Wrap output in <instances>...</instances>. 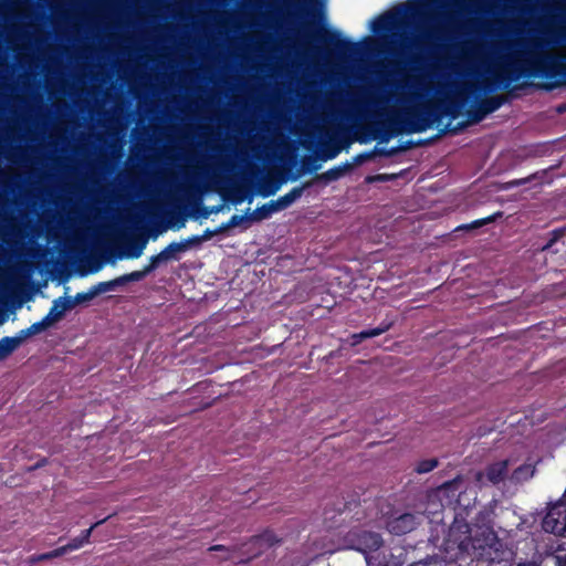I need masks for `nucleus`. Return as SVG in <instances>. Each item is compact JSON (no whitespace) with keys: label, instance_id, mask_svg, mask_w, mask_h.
Returning <instances> with one entry per match:
<instances>
[{"label":"nucleus","instance_id":"57","mask_svg":"<svg viewBox=\"0 0 566 566\" xmlns=\"http://www.w3.org/2000/svg\"><path fill=\"white\" fill-rule=\"evenodd\" d=\"M411 566H427V563H424V562H419V563L413 564V565H411Z\"/></svg>","mask_w":566,"mask_h":566},{"label":"nucleus","instance_id":"42","mask_svg":"<svg viewBox=\"0 0 566 566\" xmlns=\"http://www.w3.org/2000/svg\"><path fill=\"white\" fill-rule=\"evenodd\" d=\"M28 327L21 329L17 333L15 336L11 337V339L15 343V347L18 348L27 338L31 337V334L28 333Z\"/></svg>","mask_w":566,"mask_h":566},{"label":"nucleus","instance_id":"4","mask_svg":"<svg viewBox=\"0 0 566 566\" xmlns=\"http://www.w3.org/2000/svg\"><path fill=\"white\" fill-rule=\"evenodd\" d=\"M475 505L476 491L467 482L462 489V492H460V494L458 493L457 501L451 509L453 513V521L448 532H451L452 536L458 532L459 528L463 530L467 527V525H469L468 517L475 509Z\"/></svg>","mask_w":566,"mask_h":566},{"label":"nucleus","instance_id":"40","mask_svg":"<svg viewBox=\"0 0 566 566\" xmlns=\"http://www.w3.org/2000/svg\"><path fill=\"white\" fill-rule=\"evenodd\" d=\"M373 151L369 150V151H364V153H360V154H357L354 158H353V167L355 165H361L364 163H366L367 160H370L373 159Z\"/></svg>","mask_w":566,"mask_h":566},{"label":"nucleus","instance_id":"26","mask_svg":"<svg viewBox=\"0 0 566 566\" xmlns=\"http://www.w3.org/2000/svg\"><path fill=\"white\" fill-rule=\"evenodd\" d=\"M59 303L60 300H54L49 313L44 316V319L50 326L62 319L64 316V313L60 308Z\"/></svg>","mask_w":566,"mask_h":566},{"label":"nucleus","instance_id":"34","mask_svg":"<svg viewBox=\"0 0 566 566\" xmlns=\"http://www.w3.org/2000/svg\"><path fill=\"white\" fill-rule=\"evenodd\" d=\"M50 325L48 324V322L44 319V317L39 321V322H35L33 323L32 325H30L28 327L29 332L31 334V336H34L36 334H40L42 333L43 331H45L46 328H49Z\"/></svg>","mask_w":566,"mask_h":566},{"label":"nucleus","instance_id":"52","mask_svg":"<svg viewBox=\"0 0 566 566\" xmlns=\"http://www.w3.org/2000/svg\"><path fill=\"white\" fill-rule=\"evenodd\" d=\"M517 566H539L538 564L534 562H527V563H520Z\"/></svg>","mask_w":566,"mask_h":566},{"label":"nucleus","instance_id":"7","mask_svg":"<svg viewBox=\"0 0 566 566\" xmlns=\"http://www.w3.org/2000/svg\"><path fill=\"white\" fill-rule=\"evenodd\" d=\"M382 545V537L378 533L365 531L357 536V549L365 555L368 566L375 564V557L371 554L379 551Z\"/></svg>","mask_w":566,"mask_h":566},{"label":"nucleus","instance_id":"25","mask_svg":"<svg viewBox=\"0 0 566 566\" xmlns=\"http://www.w3.org/2000/svg\"><path fill=\"white\" fill-rule=\"evenodd\" d=\"M439 465L437 458L423 459L416 463L413 471L418 474H426L434 470Z\"/></svg>","mask_w":566,"mask_h":566},{"label":"nucleus","instance_id":"47","mask_svg":"<svg viewBox=\"0 0 566 566\" xmlns=\"http://www.w3.org/2000/svg\"><path fill=\"white\" fill-rule=\"evenodd\" d=\"M214 235H217L216 229L211 230V229L207 228L203 231V233L200 235V238L203 242V241H208V240L212 239Z\"/></svg>","mask_w":566,"mask_h":566},{"label":"nucleus","instance_id":"36","mask_svg":"<svg viewBox=\"0 0 566 566\" xmlns=\"http://www.w3.org/2000/svg\"><path fill=\"white\" fill-rule=\"evenodd\" d=\"M56 300H60L59 305L64 314L66 311H70L77 305L75 303L74 296H65V297L61 296V297H57Z\"/></svg>","mask_w":566,"mask_h":566},{"label":"nucleus","instance_id":"30","mask_svg":"<svg viewBox=\"0 0 566 566\" xmlns=\"http://www.w3.org/2000/svg\"><path fill=\"white\" fill-rule=\"evenodd\" d=\"M248 210V214L250 217V222H258V221H262L264 219H268L270 218V213L268 211V208L264 205H262L261 207H258L254 211L252 212H249L250 209H247Z\"/></svg>","mask_w":566,"mask_h":566},{"label":"nucleus","instance_id":"51","mask_svg":"<svg viewBox=\"0 0 566 566\" xmlns=\"http://www.w3.org/2000/svg\"><path fill=\"white\" fill-rule=\"evenodd\" d=\"M438 0H419L420 4L422 7H427L429 6L430 3H433V2H437Z\"/></svg>","mask_w":566,"mask_h":566},{"label":"nucleus","instance_id":"19","mask_svg":"<svg viewBox=\"0 0 566 566\" xmlns=\"http://www.w3.org/2000/svg\"><path fill=\"white\" fill-rule=\"evenodd\" d=\"M505 102L506 97L504 95H496L481 99L480 104L488 114H491L497 111Z\"/></svg>","mask_w":566,"mask_h":566},{"label":"nucleus","instance_id":"23","mask_svg":"<svg viewBox=\"0 0 566 566\" xmlns=\"http://www.w3.org/2000/svg\"><path fill=\"white\" fill-rule=\"evenodd\" d=\"M282 181L274 179H264L259 187V193L266 198L276 193L280 189Z\"/></svg>","mask_w":566,"mask_h":566},{"label":"nucleus","instance_id":"49","mask_svg":"<svg viewBox=\"0 0 566 566\" xmlns=\"http://www.w3.org/2000/svg\"><path fill=\"white\" fill-rule=\"evenodd\" d=\"M374 179H377V180H391L394 179V176H387V175H377L376 177H374ZM368 180H373L371 177L368 178Z\"/></svg>","mask_w":566,"mask_h":566},{"label":"nucleus","instance_id":"60","mask_svg":"<svg viewBox=\"0 0 566 566\" xmlns=\"http://www.w3.org/2000/svg\"><path fill=\"white\" fill-rule=\"evenodd\" d=\"M525 75H526V76H533V75H534V73L528 72V73H527V74H525Z\"/></svg>","mask_w":566,"mask_h":566},{"label":"nucleus","instance_id":"15","mask_svg":"<svg viewBox=\"0 0 566 566\" xmlns=\"http://www.w3.org/2000/svg\"><path fill=\"white\" fill-rule=\"evenodd\" d=\"M165 262V255L163 254L161 251L158 254L151 255L149 258L148 264H146L142 270L130 272L134 277V281L139 282L144 280L148 274L154 272L161 263Z\"/></svg>","mask_w":566,"mask_h":566},{"label":"nucleus","instance_id":"55","mask_svg":"<svg viewBox=\"0 0 566 566\" xmlns=\"http://www.w3.org/2000/svg\"><path fill=\"white\" fill-rule=\"evenodd\" d=\"M317 169H318V166H316V165H312L311 167H307L308 171H315Z\"/></svg>","mask_w":566,"mask_h":566},{"label":"nucleus","instance_id":"3","mask_svg":"<svg viewBox=\"0 0 566 566\" xmlns=\"http://www.w3.org/2000/svg\"><path fill=\"white\" fill-rule=\"evenodd\" d=\"M306 36L325 44L331 51L339 56H354L359 53V43L344 38L337 30L324 28L325 10L318 0H308L305 8Z\"/></svg>","mask_w":566,"mask_h":566},{"label":"nucleus","instance_id":"10","mask_svg":"<svg viewBox=\"0 0 566 566\" xmlns=\"http://www.w3.org/2000/svg\"><path fill=\"white\" fill-rule=\"evenodd\" d=\"M524 72L515 65H509L507 72L504 74H493L492 82L485 85V88L491 92L494 90L493 86L503 85L504 88H507L511 82L520 78Z\"/></svg>","mask_w":566,"mask_h":566},{"label":"nucleus","instance_id":"27","mask_svg":"<svg viewBox=\"0 0 566 566\" xmlns=\"http://www.w3.org/2000/svg\"><path fill=\"white\" fill-rule=\"evenodd\" d=\"M17 349L15 343L10 336H4L0 339V360L7 358Z\"/></svg>","mask_w":566,"mask_h":566},{"label":"nucleus","instance_id":"18","mask_svg":"<svg viewBox=\"0 0 566 566\" xmlns=\"http://www.w3.org/2000/svg\"><path fill=\"white\" fill-rule=\"evenodd\" d=\"M565 233H566L565 227L557 228V229H554L551 232H548V234H547L548 239H547L546 243H544L541 247V250L557 253L558 250L554 249V247L557 242L560 241V239L565 235Z\"/></svg>","mask_w":566,"mask_h":566},{"label":"nucleus","instance_id":"28","mask_svg":"<svg viewBox=\"0 0 566 566\" xmlns=\"http://www.w3.org/2000/svg\"><path fill=\"white\" fill-rule=\"evenodd\" d=\"M467 115L469 123L476 124L483 120L489 114L484 111L479 102L475 108L468 111Z\"/></svg>","mask_w":566,"mask_h":566},{"label":"nucleus","instance_id":"46","mask_svg":"<svg viewBox=\"0 0 566 566\" xmlns=\"http://www.w3.org/2000/svg\"><path fill=\"white\" fill-rule=\"evenodd\" d=\"M51 552H52V557L53 558H57V557H61V556L65 555L70 551H69V548H67V546L65 544V545L60 546V547H57V548H55V549H53Z\"/></svg>","mask_w":566,"mask_h":566},{"label":"nucleus","instance_id":"50","mask_svg":"<svg viewBox=\"0 0 566 566\" xmlns=\"http://www.w3.org/2000/svg\"><path fill=\"white\" fill-rule=\"evenodd\" d=\"M210 552H217V551H228V548L223 545H212L209 547Z\"/></svg>","mask_w":566,"mask_h":566},{"label":"nucleus","instance_id":"33","mask_svg":"<svg viewBox=\"0 0 566 566\" xmlns=\"http://www.w3.org/2000/svg\"><path fill=\"white\" fill-rule=\"evenodd\" d=\"M179 242L181 245H184L182 250L186 252L190 248L200 245L202 243V240H201L200 235L195 234V235L188 237L187 239H184Z\"/></svg>","mask_w":566,"mask_h":566},{"label":"nucleus","instance_id":"21","mask_svg":"<svg viewBox=\"0 0 566 566\" xmlns=\"http://www.w3.org/2000/svg\"><path fill=\"white\" fill-rule=\"evenodd\" d=\"M493 527V511L486 507L480 510L474 517V528Z\"/></svg>","mask_w":566,"mask_h":566},{"label":"nucleus","instance_id":"13","mask_svg":"<svg viewBox=\"0 0 566 566\" xmlns=\"http://www.w3.org/2000/svg\"><path fill=\"white\" fill-rule=\"evenodd\" d=\"M135 282L132 273L123 274L118 277H115L109 281L99 282L93 285L94 291L96 292V296L101 293L114 291L117 287L124 286L127 283Z\"/></svg>","mask_w":566,"mask_h":566},{"label":"nucleus","instance_id":"5","mask_svg":"<svg viewBox=\"0 0 566 566\" xmlns=\"http://www.w3.org/2000/svg\"><path fill=\"white\" fill-rule=\"evenodd\" d=\"M543 530L557 536L566 534V502L553 504L542 522Z\"/></svg>","mask_w":566,"mask_h":566},{"label":"nucleus","instance_id":"6","mask_svg":"<svg viewBox=\"0 0 566 566\" xmlns=\"http://www.w3.org/2000/svg\"><path fill=\"white\" fill-rule=\"evenodd\" d=\"M467 480L462 475H457L454 479L444 482L438 486L434 491V496L440 501L441 506L444 510L452 509L454 505L458 493L462 492Z\"/></svg>","mask_w":566,"mask_h":566},{"label":"nucleus","instance_id":"48","mask_svg":"<svg viewBox=\"0 0 566 566\" xmlns=\"http://www.w3.org/2000/svg\"><path fill=\"white\" fill-rule=\"evenodd\" d=\"M229 229H231V228L227 221V222L221 223L218 228H216V232H217V234H221V233H224L226 231H228Z\"/></svg>","mask_w":566,"mask_h":566},{"label":"nucleus","instance_id":"56","mask_svg":"<svg viewBox=\"0 0 566 566\" xmlns=\"http://www.w3.org/2000/svg\"><path fill=\"white\" fill-rule=\"evenodd\" d=\"M558 566H566V559L562 560L560 558H558Z\"/></svg>","mask_w":566,"mask_h":566},{"label":"nucleus","instance_id":"53","mask_svg":"<svg viewBox=\"0 0 566 566\" xmlns=\"http://www.w3.org/2000/svg\"><path fill=\"white\" fill-rule=\"evenodd\" d=\"M242 200H243V198H242V197L234 196V197H233V199H232V202H233L234 205H238V203H240Z\"/></svg>","mask_w":566,"mask_h":566},{"label":"nucleus","instance_id":"29","mask_svg":"<svg viewBox=\"0 0 566 566\" xmlns=\"http://www.w3.org/2000/svg\"><path fill=\"white\" fill-rule=\"evenodd\" d=\"M432 139L433 138L418 139V140L409 139V140L403 142V143H400L398 146H396L397 154L406 151V150H409V149H412L415 147L428 145Z\"/></svg>","mask_w":566,"mask_h":566},{"label":"nucleus","instance_id":"59","mask_svg":"<svg viewBox=\"0 0 566 566\" xmlns=\"http://www.w3.org/2000/svg\"><path fill=\"white\" fill-rule=\"evenodd\" d=\"M411 63H412V64H417V63H418V60H417V59H412V60H411Z\"/></svg>","mask_w":566,"mask_h":566},{"label":"nucleus","instance_id":"2","mask_svg":"<svg viewBox=\"0 0 566 566\" xmlns=\"http://www.w3.org/2000/svg\"><path fill=\"white\" fill-rule=\"evenodd\" d=\"M444 548L448 553L454 552L451 557L495 563L501 560L502 544L493 527L459 528L453 536L448 532L444 538Z\"/></svg>","mask_w":566,"mask_h":566},{"label":"nucleus","instance_id":"20","mask_svg":"<svg viewBox=\"0 0 566 566\" xmlns=\"http://www.w3.org/2000/svg\"><path fill=\"white\" fill-rule=\"evenodd\" d=\"M147 244L146 239L133 240L127 247L124 255L128 259H138Z\"/></svg>","mask_w":566,"mask_h":566},{"label":"nucleus","instance_id":"8","mask_svg":"<svg viewBox=\"0 0 566 566\" xmlns=\"http://www.w3.org/2000/svg\"><path fill=\"white\" fill-rule=\"evenodd\" d=\"M409 9V7L402 6L395 12H387L378 17L371 23L373 32L376 34H380L392 31L394 29L398 28L399 23L401 22V15L407 13Z\"/></svg>","mask_w":566,"mask_h":566},{"label":"nucleus","instance_id":"35","mask_svg":"<svg viewBox=\"0 0 566 566\" xmlns=\"http://www.w3.org/2000/svg\"><path fill=\"white\" fill-rule=\"evenodd\" d=\"M244 222H250V217L248 214V211L244 214H233L228 220L230 228L242 226Z\"/></svg>","mask_w":566,"mask_h":566},{"label":"nucleus","instance_id":"31","mask_svg":"<svg viewBox=\"0 0 566 566\" xmlns=\"http://www.w3.org/2000/svg\"><path fill=\"white\" fill-rule=\"evenodd\" d=\"M251 541L255 544H262L265 543L268 546L273 545L277 539L275 538V535L272 532H264L261 535L253 536Z\"/></svg>","mask_w":566,"mask_h":566},{"label":"nucleus","instance_id":"37","mask_svg":"<svg viewBox=\"0 0 566 566\" xmlns=\"http://www.w3.org/2000/svg\"><path fill=\"white\" fill-rule=\"evenodd\" d=\"M371 151H373V157H376V156L392 157L397 154L396 147L384 148V147L375 146L374 149H371Z\"/></svg>","mask_w":566,"mask_h":566},{"label":"nucleus","instance_id":"16","mask_svg":"<svg viewBox=\"0 0 566 566\" xmlns=\"http://www.w3.org/2000/svg\"><path fill=\"white\" fill-rule=\"evenodd\" d=\"M107 518L108 517L97 521L96 523L91 525L90 528L82 531L80 536H76L73 539H71L66 544L69 551L72 552V551L78 549V548L83 547L85 544L90 543V538H91L93 530L95 527H97L98 525L103 524L104 522H106Z\"/></svg>","mask_w":566,"mask_h":566},{"label":"nucleus","instance_id":"41","mask_svg":"<svg viewBox=\"0 0 566 566\" xmlns=\"http://www.w3.org/2000/svg\"><path fill=\"white\" fill-rule=\"evenodd\" d=\"M49 559H53L51 551L46 552V553H42V554L31 555L29 557V563L30 564H38V563H41V562H44V560H49Z\"/></svg>","mask_w":566,"mask_h":566},{"label":"nucleus","instance_id":"32","mask_svg":"<svg viewBox=\"0 0 566 566\" xmlns=\"http://www.w3.org/2000/svg\"><path fill=\"white\" fill-rule=\"evenodd\" d=\"M95 296L96 292L94 291L93 286H91L87 292L76 293L74 298L75 303L78 305L92 301Z\"/></svg>","mask_w":566,"mask_h":566},{"label":"nucleus","instance_id":"11","mask_svg":"<svg viewBox=\"0 0 566 566\" xmlns=\"http://www.w3.org/2000/svg\"><path fill=\"white\" fill-rule=\"evenodd\" d=\"M394 323H395L394 319H385L379 324V326H377L375 328H369V329H365L359 333L353 334L350 337L352 345H354V346L358 345L364 339L376 337V336H379V335L386 333L387 331H389L392 327Z\"/></svg>","mask_w":566,"mask_h":566},{"label":"nucleus","instance_id":"58","mask_svg":"<svg viewBox=\"0 0 566 566\" xmlns=\"http://www.w3.org/2000/svg\"><path fill=\"white\" fill-rule=\"evenodd\" d=\"M557 111H558L559 113H563L564 111H566V107H565V106H558Z\"/></svg>","mask_w":566,"mask_h":566},{"label":"nucleus","instance_id":"44","mask_svg":"<svg viewBox=\"0 0 566 566\" xmlns=\"http://www.w3.org/2000/svg\"><path fill=\"white\" fill-rule=\"evenodd\" d=\"M266 208H268V211L270 213V216H272V213L274 212H277V211H281L283 210L277 201V199L275 200H271L269 202L265 203Z\"/></svg>","mask_w":566,"mask_h":566},{"label":"nucleus","instance_id":"45","mask_svg":"<svg viewBox=\"0 0 566 566\" xmlns=\"http://www.w3.org/2000/svg\"><path fill=\"white\" fill-rule=\"evenodd\" d=\"M465 126V124H459L457 127H453V128H450L449 129V125L446 126L444 128L440 129L439 134L436 136L437 138L444 135L447 132H450V133H458L461 128H463Z\"/></svg>","mask_w":566,"mask_h":566},{"label":"nucleus","instance_id":"14","mask_svg":"<svg viewBox=\"0 0 566 566\" xmlns=\"http://www.w3.org/2000/svg\"><path fill=\"white\" fill-rule=\"evenodd\" d=\"M353 169V164L346 161L338 166H335L333 168H329L328 170L318 174L315 176L316 180L323 181L325 184L338 180L342 178L346 172L350 171Z\"/></svg>","mask_w":566,"mask_h":566},{"label":"nucleus","instance_id":"22","mask_svg":"<svg viewBox=\"0 0 566 566\" xmlns=\"http://www.w3.org/2000/svg\"><path fill=\"white\" fill-rule=\"evenodd\" d=\"M502 217H503V212L496 211V212L492 213L491 216L474 220L469 224L461 226V227H459V229H465V230L479 229L483 226H486L489 223L496 221L497 219H500Z\"/></svg>","mask_w":566,"mask_h":566},{"label":"nucleus","instance_id":"17","mask_svg":"<svg viewBox=\"0 0 566 566\" xmlns=\"http://www.w3.org/2000/svg\"><path fill=\"white\" fill-rule=\"evenodd\" d=\"M310 182H305L301 186L292 188L287 193L277 198L281 208L284 210L289 208L293 202L302 197L305 188L310 187Z\"/></svg>","mask_w":566,"mask_h":566},{"label":"nucleus","instance_id":"1","mask_svg":"<svg viewBox=\"0 0 566 566\" xmlns=\"http://www.w3.org/2000/svg\"><path fill=\"white\" fill-rule=\"evenodd\" d=\"M463 106L458 96H450L439 103H423L408 108L400 116L395 115L388 119L385 129L377 132L374 138L387 142L390 137L406 133H422L439 123L443 116L455 119Z\"/></svg>","mask_w":566,"mask_h":566},{"label":"nucleus","instance_id":"39","mask_svg":"<svg viewBox=\"0 0 566 566\" xmlns=\"http://www.w3.org/2000/svg\"><path fill=\"white\" fill-rule=\"evenodd\" d=\"M534 178H535V175H531V176H528L526 178L513 179V180L506 182L505 189H511V188H515V187H520V186L526 185L530 181H532Z\"/></svg>","mask_w":566,"mask_h":566},{"label":"nucleus","instance_id":"9","mask_svg":"<svg viewBox=\"0 0 566 566\" xmlns=\"http://www.w3.org/2000/svg\"><path fill=\"white\" fill-rule=\"evenodd\" d=\"M417 516L412 513H403L388 521L387 528L391 534L403 535L416 528Z\"/></svg>","mask_w":566,"mask_h":566},{"label":"nucleus","instance_id":"43","mask_svg":"<svg viewBox=\"0 0 566 566\" xmlns=\"http://www.w3.org/2000/svg\"><path fill=\"white\" fill-rule=\"evenodd\" d=\"M223 209L222 205L212 206V207H202L200 211V217L208 218L211 213H218Z\"/></svg>","mask_w":566,"mask_h":566},{"label":"nucleus","instance_id":"38","mask_svg":"<svg viewBox=\"0 0 566 566\" xmlns=\"http://www.w3.org/2000/svg\"><path fill=\"white\" fill-rule=\"evenodd\" d=\"M339 151H340V147H338V146H327L326 148L323 149L322 159H324V160L333 159L338 155Z\"/></svg>","mask_w":566,"mask_h":566},{"label":"nucleus","instance_id":"12","mask_svg":"<svg viewBox=\"0 0 566 566\" xmlns=\"http://www.w3.org/2000/svg\"><path fill=\"white\" fill-rule=\"evenodd\" d=\"M509 472V461L502 460L491 463L485 469V476L492 484L504 481Z\"/></svg>","mask_w":566,"mask_h":566},{"label":"nucleus","instance_id":"54","mask_svg":"<svg viewBox=\"0 0 566 566\" xmlns=\"http://www.w3.org/2000/svg\"><path fill=\"white\" fill-rule=\"evenodd\" d=\"M46 462L45 459L42 460V462H38L32 469H36V468H40L42 467L44 463Z\"/></svg>","mask_w":566,"mask_h":566},{"label":"nucleus","instance_id":"24","mask_svg":"<svg viewBox=\"0 0 566 566\" xmlns=\"http://www.w3.org/2000/svg\"><path fill=\"white\" fill-rule=\"evenodd\" d=\"M182 248L184 245H181L180 242H170L166 248H164L161 252L165 255L166 262L179 260V253L185 252Z\"/></svg>","mask_w":566,"mask_h":566}]
</instances>
